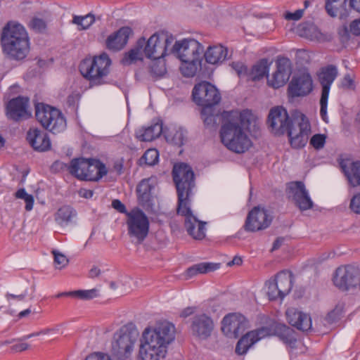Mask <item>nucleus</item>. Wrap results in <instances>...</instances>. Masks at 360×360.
<instances>
[{"label":"nucleus","instance_id":"nucleus-1","mask_svg":"<svg viewBox=\"0 0 360 360\" xmlns=\"http://www.w3.org/2000/svg\"><path fill=\"white\" fill-rule=\"evenodd\" d=\"M252 117L248 110L242 112L224 111L222 113L220 137L228 149L236 153H243L251 147L252 142L244 129L248 127Z\"/></svg>","mask_w":360,"mask_h":360},{"label":"nucleus","instance_id":"nucleus-2","mask_svg":"<svg viewBox=\"0 0 360 360\" xmlns=\"http://www.w3.org/2000/svg\"><path fill=\"white\" fill-rule=\"evenodd\" d=\"M267 123L274 134L287 133L290 143L294 148H302L308 141L311 127L308 119L302 113L290 120L285 109L279 106L274 107L269 113Z\"/></svg>","mask_w":360,"mask_h":360},{"label":"nucleus","instance_id":"nucleus-3","mask_svg":"<svg viewBox=\"0 0 360 360\" xmlns=\"http://www.w3.org/2000/svg\"><path fill=\"white\" fill-rule=\"evenodd\" d=\"M175 328L167 321L158 323L154 327H147L142 333L138 359L160 360L167 352V346L174 340Z\"/></svg>","mask_w":360,"mask_h":360},{"label":"nucleus","instance_id":"nucleus-4","mask_svg":"<svg viewBox=\"0 0 360 360\" xmlns=\"http://www.w3.org/2000/svg\"><path fill=\"white\" fill-rule=\"evenodd\" d=\"M138 338V333L129 325L122 326L112 336L110 354L101 352H95L87 355L84 360H125L131 358L134 352V346Z\"/></svg>","mask_w":360,"mask_h":360},{"label":"nucleus","instance_id":"nucleus-5","mask_svg":"<svg viewBox=\"0 0 360 360\" xmlns=\"http://www.w3.org/2000/svg\"><path fill=\"white\" fill-rule=\"evenodd\" d=\"M3 51L13 58H24L29 52L28 34L25 27L17 22H8L1 37Z\"/></svg>","mask_w":360,"mask_h":360},{"label":"nucleus","instance_id":"nucleus-6","mask_svg":"<svg viewBox=\"0 0 360 360\" xmlns=\"http://www.w3.org/2000/svg\"><path fill=\"white\" fill-rule=\"evenodd\" d=\"M172 176L178 195L177 214L186 219L193 215L190 208V196L195 186L194 173L189 165L180 163L174 166Z\"/></svg>","mask_w":360,"mask_h":360},{"label":"nucleus","instance_id":"nucleus-7","mask_svg":"<svg viewBox=\"0 0 360 360\" xmlns=\"http://www.w3.org/2000/svg\"><path fill=\"white\" fill-rule=\"evenodd\" d=\"M111 60L105 53L93 58H86L79 65L81 74L87 79L91 86L101 85L105 82L109 73Z\"/></svg>","mask_w":360,"mask_h":360},{"label":"nucleus","instance_id":"nucleus-8","mask_svg":"<svg viewBox=\"0 0 360 360\" xmlns=\"http://www.w3.org/2000/svg\"><path fill=\"white\" fill-rule=\"evenodd\" d=\"M35 116L42 127L53 134L60 133L66 127V121L61 112L50 105L37 104Z\"/></svg>","mask_w":360,"mask_h":360},{"label":"nucleus","instance_id":"nucleus-9","mask_svg":"<svg viewBox=\"0 0 360 360\" xmlns=\"http://www.w3.org/2000/svg\"><path fill=\"white\" fill-rule=\"evenodd\" d=\"M174 37L167 32H155L146 41L143 53L150 59H160L169 53Z\"/></svg>","mask_w":360,"mask_h":360},{"label":"nucleus","instance_id":"nucleus-10","mask_svg":"<svg viewBox=\"0 0 360 360\" xmlns=\"http://www.w3.org/2000/svg\"><path fill=\"white\" fill-rule=\"evenodd\" d=\"M335 287L342 291L360 288V268L357 265L347 264L338 267L333 274Z\"/></svg>","mask_w":360,"mask_h":360},{"label":"nucleus","instance_id":"nucleus-11","mask_svg":"<svg viewBox=\"0 0 360 360\" xmlns=\"http://www.w3.org/2000/svg\"><path fill=\"white\" fill-rule=\"evenodd\" d=\"M128 235L134 238L137 243H141L147 237L149 231V220L146 214L139 209L132 210L127 213Z\"/></svg>","mask_w":360,"mask_h":360},{"label":"nucleus","instance_id":"nucleus-12","mask_svg":"<svg viewBox=\"0 0 360 360\" xmlns=\"http://www.w3.org/2000/svg\"><path fill=\"white\" fill-rule=\"evenodd\" d=\"M192 96L194 102L202 106V115L211 108L219 103L221 95L218 89L208 82H202L195 85Z\"/></svg>","mask_w":360,"mask_h":360},{"label":"nucleus","instance_id":"nucleus-13","mask_svg":"<svg viewBox=\"0 0 360 360\" xmlns=\"http://www.w3.org/2000/svg\"><path fill=\"white\" fill-rule=\"evenodd\" d=\"M204 51L203 46L197 40L191 38L174 41L169 50V53L174 55L181 61H193L195 59H202Z\"/></svg>","mask_w":360,"mask_h":360},{"label":"nucleus","instance_id":"nucleus-14","mask_svg":"<svg viewBox=\"0 0 360 360\" xmlns=\"http://www.w3.org/2000/svg\"><path fill=\"white\" fill-rule=\"evenodd\" d=\"M286 194L289 199L302 211L313 207L314 203L310 198L305 186L302 181H291L287 184Z\"/></svg>","mask_w":360,"mask_h":360},{"label":"nucleus","instance_id":"nucleus-15","mask_svg":"<svg viewBox=\"0 0 360 360\" xmlns=\"http://www.w3.org/2000/svg\"><path fill=\"white\" fill-rule=\"evenodd\" d=\"M271 221L272 217L266 210L255 207L249 212L244 224V229L247 231H258L269 227Z\"/></svg>","mask_w":360,"mask_h":360},{"label":"nucleus","instance_id":"nucleus-16","mask_svg":"<svg viewBox=\"0 0 360 360\" xmlns=\"http://www.w3.org/2000/svg\"><path fill=\"white\" fill-rule=\"evenodd\" d=\"M214 327L213 320L206 314H196L191 319V333L198 340H205L210 338Z\"/></svg>","mask_w":360,"mask_h":360},{"label":"nucleus","instance_id":"nucleus-17","mask_svg":"<svg viewBox=\"0 0 360 360\" xmlns=\"http://www.w3.org/2000/svg\"><path fill=\"white\" fill-rule=\"evenodd\" d=\"M221 330L230 338H237L248 327L245 317L240 314H230L222 320Z\"/></svg>","mask_w":360,"mask_h":360},{"label":"nucleus","instance_id":"nucleus-18","mask_svg":"<svg viewBox=\"0 0 360 360\" xmlns=\"http://www.w3.org/2000/svg\"><path fill=\"white\" fill-rule=\"evenodd\" d=\"M6 110L8 118L15 122L27 120L32 116L30 100L27 97L18 96L11 99Z\"/></svg>","mask_w":360,"mask_h":360},{"label":"nucleus","instance_id":"nucleus-19","mask_svg":"<svg viewBox=\"0 0 360 360\" xmlns=\"http://www.w3.org/2000/svg\"><path fill=\"white\" fill-rule=\"evenodd\" d=\"M312 79L307 72L295 75L288 86V93L292 97L304 96L312 90Z\"/></svg>","mask_w":360,"mask_h":360},{"label":"nucleus","instance_id":"nucleus-20","mask_svg":"<svg viewBox=\"0 0 360 360\" xmlns=\"http://www.w3.org/2000/svg\"><path fill=\"white\" fill-rule=\"evenodd\" d=\"M276 71L268 83L275 89L283 86L289 79L292 70L290 60L286 57H278L276 60Z\"/></svg>","mask_w":360,"mask_h":360},{"label":"nucleus","instance_id":"nucleus-21","mask_svg":"<svg viewBox=\"0 0 360 360\" xmlns=\"http://www.w3.org/2000/svg\"><path fill=\"white\" fill-rule=\"evenodd\" d=\"M26 138L34 150L44 152L51 149L50 139L44 131L37 128H30Z\"/></svg>","mask_w":360,"mask_h":360},{"label":"nucleus","instance_id":"nucleus-22","mask_svg":"<svg viewBox=\"0 0 360 360\" xmlns=\"http://www.w3.org/2000/svg\"><path fill=\"white\" fill-rule=\"evenodd\" d=\"M131 34H132V30L130 27H121L107 37L105 40L106 48L112 51L122 49L127 44Z\"/></svg>","mask_w":360,"mask_h":360},{"label":"nucleus","instance_id":"nucleus-23","mask_svg":"<svg viewBox=\"0 0 360 360\" xmlns=\"http://www.w3.org/2000/svg\"><path fill=\"white\" fill-rule=\"evenodd\" d=\"M205 61L211 65H219L229 58L227 47L221 44L209 46L203 51Z\"/></svg>","mask_w":360,"mask_h":360},{"label":"nucleus","instance_id":"nucleus-24","mask_svg":"<svg viewBox=\"0 0 360 360\" xmlns=\"http://www.w3.org/2000/svg\"><path fill=\"white\" fill-rule=\"evenodd\" d=\"M288 323L298 330L308 331L311 329V319L310 316L294 308L286 311Z\"/></svg>","mask_w":360,"mask_h":360},{"label":"nucleus","instance_id":"nucleus-25","mask_svg":"<svg viewBox=\"0 0 360 360\" xmlns=\"http://www.w3.org/2000/svg\"><path fill=\"white\" fill-rule=\"evenodd\" d=\"M205 222L198 220L194 215H189L184 221L188 234L195 240H202L205 237Z\"/></svg>","mask_w":360,"mask_h":360},{"label":"nucleus","instance_id":"nucleus-26","mask_svg":"<svg viewBox=\"0 0 360 360\" xmlns=\"http://www.w3.org/2000/svg\"><path fill=\"white\" fill-rule=\"evenodd\" d=\"M338 74L337 68L335 65H330L321 69L318 77L322 86L321 94H329L330 86L335 79Z\"/></svg>","mask_w":360,"mask_h":360},{"label":"nucleus","instance_id":"nucleus-27","mask_svg":"<svg viewBox=\"0 0 360 360\" xmlns=\"http://www.w3.org/2000/svg\"><path fill=\"white\" fill-rule=\"evenodd\" d=\"M164 132L162 122H156L147 127H143L136 131L137 138L142 141H151L158 138Z\"/></svg>","mask_w":360,"mask_h":360},{"label":"nucleus","instance_id":"nucleus-28","mask_svg":"<svg viewBox=\"0 0 360 360\" xmlns=\"http://www.w3.org/2000/svg\"><path fill=\"white\" fill-rule=\"evenodd\" d=\"M146 44L144 37L140 38L134 48L127 52L122 58L121 62L124 65H129L136 63L138 60H143V48Z\"/></svg>","mask_w":360,"mask_h":360},{"label":"nucleus","instance_id":"nucleus-29","mask_svg":"<svg viewBox=\"0 0 360 360\" xmlns=\"http://www.w3.org/2000/svg\"><path fill=\"white\" fill-rule=\"evenodd\" d=\"M272 328L273 335L279 337L284 343L290 345L292 348L295 347L296 339L294 337L292 330L290 328L279 323H273Z\"/></svg>","mask_w":360,"mask_h":360},{"label":"nucleus","instance_id":"nucleus-30","mask_svg":"<svg viewBox=\"0 0 360 360\" xmlns=\"http://www.w3.org/2000/svg\"><path fill=\"white\" fill-rule=\"evenodd\" d=\"M85 180L98 181L105 176L108 171L104 164L94 159H89Z\"/></svg>","mask_w":360,"mask_h":360},{"label":"nucleus","instance_id":"nucleus-31","mask_svg":"<svg viewBox=\"0 0 360 360\" xmlns=\"http://www.w3.org/2000/svg\"><path fill=\"white\" fill-rule=\"evenodd\" d=\"M347 0H326V11L333 18H343L347 14Z\"/></svg>","mask_w":360,"mask_h":360},{"label":"nucleus","instance_id":"nucleus-32","mask_svg":"<svg viewBox=\"0 0 360 360\" xmlns=\"http://www.w3.org/2000/svg\"><path fill=\"white\" fill-rule=\"evenodd\" d=\"M89 159L75 158L70 162L68 167L69 172L78 179L85 180Z\"/></svg>","mask_w":360,"mask_h":360},{"label":"nucleus","instance_id":"nucleus-33","mask_svg":"<svg viewBox=\"0 0 360 360\" xmlns=\"http://www.w3.org/2000/svg\"><path fill=\"white\" fill-rule=\"evenodd\" d=\"M274 281L277 284L282 297H285L290 292L292 282V276L291 274L282 271L276 276Z\"/></svg>","mask_w":360,"mask_h":360},{"label":"nucleus","instance_id":"nucleus-34","mask_svg":"<svg viewBox=\"0 0 360 360\" xmlns=\"http://www.w3.org/2000/svg\"><path fill=\"white\" fill-rule=\"evenodd\" d=\"M269 69V64L268 60L263 58L252 66L248 74L249 79L252 81L260 80L264 77L268 76Z\"/></svg>","mask_w":360,"mask_h":360},{"label":"nucleus","instance_id":"nucleus-35","mask_svg":"<svg viewBox=\"0 0 360 360\" xmlns=\"http://www.w3.org/2000/svg\"><path fill=\"white\" fill-rule=\"evenodd\" d=\"M342 169L351 186H360V161L354 162L349 167L342 166Z\"/></svg>","mask_w":360,"mask_h":360},{"label":"nucleus","instance_id":"nucleus-36","mask_svg":"<svg viewBox=\"0 0 360 360\" xmlns=\"http://www.w3.org/2000/svg\"><path fill=\"white\" fill-rule=\"evenodd\" d=\"M220 264L218 263L202 262L195 264L188 268L186 271L188 278H191L199 274H206L214 271L219 268Z\"/></svg>","mask_w":360,"mask_h":360},{"label":"nucleus","instance_id":"nucleus-37","mask_svg":"<svg viewBox=\"0 0 360 360\" xmlns=\"http://www.w3.org/2000/svg\"><path fill=\"white\" fill-rule=\"evenodd\" d=\"M75 215L76 212L72 207L67 205L63 206L59 208L56 213L55 220L61 226L67 225Z\"/></svg>","mask_w":360,"mask_h":360},{"label":"nucleus","instance_id":"nucleus-38","mask_svg":"<svg viewBox=\"0 0 360 360\" xmlns=\"http://www.w3.org/2000/svg\"><path fill=\"white\" fill-rule=\"evenodd\" d=\"M164 133L167 141H170L177 146H181L184 143L185 134L181 128L176 129L175 127H171L164 131Z\"/></svg>","mask_w":360,"mask_h":360},{"label":"nucleus","instance_id":"nucleus-39","mask_svg":"<svg viewBox=\"0 0 360 360\" xmlns=\"http://www.w3.org/2000/svg\"><path fill=\"white\" fill-rule=\"evenodd\" d=\"M202 59H195L193 61H181L180 70L182 75L186 77H192L197 72L201 65Z\"/></svg>","mask_w":360,"mask_h":360},{"label":"nucleus","instance_id":"nucleus-40","mask_svg":"<svg viewBox=\"0 0 360 360\" xmlns=\"http://www.w3.org/2000/svg\"><path fill=\"white\" fill-rule=\"evenodd\" d=\"M95 22L93 14L89 13L84 16L74 15L72 22L79 26V30H87Z\"/></svg>","mask_w":360,"mask_h":360},{"label":"nucleus","instance_id":"nucleus-41","mask_svg":"<svg viewBox=\"0 0 360 360\" xmlns=\"http://www.w3.org/2000/svg\"><path fill=\"white\" fill-rule=\"evenodd\" d=\"M248 336L254 341V343H256L259 340L273 335V328L272 324L271 327H262L256 330H252L248 333Z\"/></svg>","mask_w":360,"mask_h":360},{"label":"nucleus","instance_id":"nucleus-42","mask_svg":"<svg viewBox=\"0 0 360 360\" xmlns=\"http://www.w3.org/2000/svg\"><path fill=\"white\" fill-rule=\"evenodd\" d=\"M254 344V341L246 333L238 340L236 347V352L240 355L244 354Z\"/></svg>","mask_w":360,"mask_h":360},{"label":"nucleus","instance_id":"nucleus-43","mask_svg":"<svg viewBox=\"0 0 360 360\" xmlns=\"http://www.w3.org/2000/svg\"><path fill=\"white\" fill-rule=\"evenodd\" d=\"M153 61L150 65V72L155 77H162L166 73V67L165 61L160 59H152Z\"/></svg>","mask_w":360,"mask_h":360},{"label":"nucleus","instance_id":"nucleus-44","mask_svg":"<svg viewBox=\"0 0 360 360\" xmlns=\"http://www.w3.org/2000/svg\"><path fill=\"white\" fill-rule=\"evenodd\" d=\"M159 153L155 148H150L147 150L141 158L140 159L141 165L142 161L147 165L152 166L155 165L158 161Z\"/></svg>","mask_w":360,"mask_h":360},{"label":"nucleus","instance_id":"nucleus-45","mask_svg":"<svg viewBox=\"0 0 360 360\" xmlns=\"http://www.w3.org/2000/svg\"><path fill=\"white\" fill-rule=\"evenodd\" d=\"M15 197L25 200L27 211L32 210L34 205V198L32 195L27 193L24 188L18 189L15 193Z\"/></svg>","mask_w":360,"mask_h":360},{"label":"nucleus","instance_id":"nucleus-46","mask_svg":"<svg viewBox=\"0 0 360 360\" xmlns=\"http://www.w3.org/2000/svg\"><path fill=\"white\" fill-rule=\"evenodd\" d=\"M267 285V292L266 294L270 300H274L277 298L283 299L284 297L281 296V292H280V290L278 288L277 284L274 282V281H269L266 283Z\"/></svg>","mask_w":360,"mask_h":360},{"label":"nucleus","instance_id":"nucleus-47","mask_svg":"<svg viewBox=\"0 0 360 360\" xmlns=\"http://www.w3.org/2000/svg\"><path fill=\"white\" fill-rule=\"evenodd\" d=\"M28 27L36 32H43L46 28V23L42 18L34 17L30 20Z\"/></svg>","mask_w":360,"mask_h":360},{"label":"nucleus","instance_id":"nucleus-48","mask_svg":"<svg viewBox=\"0 0 360 360\" xmlns=\"http://www.w3.org/2000/svg\"><path fill=\"white\" fill-rule=\"evenodd\" d=\"M75 297L81 300H91L98 296V290L95 288L87 290H75Z\"/></svg>","mask_w":360,"mask_h":360},{"label":"nucleus","instance_id":"nucleus-49","mask_svg":"<svg viewBox=\"0 0 360 360\" xmlns=\"http://www.w3.org/2000/svg\"><path fill=\"white\" fill-rule=\"evenodd\" d=\"M325 143L326 136L320 134L314 135L310 140V144L317 150L322 148Z\"/></svg>","mask_w":360,"mask_h":360},{"label":"nucleus","instance_id":"nucleus-50","mask_svg":"<svg viewBox=\"0 0 360 360\" xmlns=\"http://www.w3.org/2000/svg\"><path fill=\"white\" fill-rule=\"evenodd\" d=\"M52 253L54 255V262L58 265L56 268L60 269L68 264V259L64 255L57 252L56 250H53Z\"/></svg>","mask_w":360,"mask_h":360},{"label":"nucleus","instance_id":"nucleus-51","mask_svg":"<svg viewBox=\"0 0 360 360\" xmlns=\"http://www.w3.org/2000/svg\"><path fill=\"white\" fill-rule=\"evenodd\" d=\"M315 29V27L309 23H302L298 27L300 34L307 38L311 37V33L314 31Z\"/></svg>","mask_w":360,"mask_h":360},{"label":"nucleus","instance_id":"nucleus-52","mask_svg":"<svg viewBox=\"0 0 360 360\" xmlns=\"http://www.w3.org/2000/svg\"><path fill=\"white\" fill-rule=\"evenodd\" d=\"M340 315L341 309L338 308L334 309L326 315V316L324 319V321L328 324H332L340 319Z\"/></svg>","mask_w":360,"mask_h":360},{"label":"nucleus","instance_id":"nucleus-53","mask_svg":"<svg viewBox=\"0 0 360 360\" xmlns=\"http://www.w3.org/2000/svg\"><path fill=\"white\" fill-rule=\"evenodd\" d=\"M341 85L344 89L349 90H355L356 85L354 77L350 74H346L342 78Z\"/></svg>","mask_w":360,"mask_h":360},{"label":"nucleus","instance_id":"nucleus-54","mask_svg":"<svg viewBox=\"0 0 360 360\" xmlns=\"http://www.w3.org/2000/svg\"><path fill=\"white\" fill-rule=\"evenodd\" d=\"M349 208L353 212L360 214V192L351 198Z\"/></svg>","mask_w":360,"mask_h":360},{"label":"nucleus","instance_id":"nucleus-55","mask_svg":"<svg viewBox=\"0 0 360 360\" xmlns=\"http://www.w3.org/2000/svg\"><path fill=\"white\" fill-rule=\"evenodd\" d=\"M153 186L150 184V179L142 180L137 186V193H151Z\"/></svg>","mask_w":360,"mask_h":360},{"label":"nucleus","instance_id":"nucleus-56","mask_svg":"<svg viewBox=\"0 0 360 360\" xmlns=\"http://www.w3.org/2000/svg\"><path fill=\"white\" fill-rule=\"evenodd\" d=\"M328 95L321 94V97L320 99V105L321 110L320 114L323 120H326L327 118V102H328Z\"/></svg>","mask_w":360,"mask_h":360},{"label":"nucleus","instance_id":"nucleus-57","mask_svg":"<svg viewBox=\"0 0 360 360\" xmlns=\"http://www.w3.org/2000/svg\"><path fill=\"white\" fill-rule=\"evenodd\" d=\"M210 111L211 108H209V110L205 115H202V111L201 112L202 119L207 126H213L216 124V117L214 115L210 113Z\"/></svg>","mask_w":360,"mask_h":360},{"label":"nucleus","instance_id":"nucleus-58","mask_svg":"<svg viewBox=\"0 0 360 360\" xmlns=\"http://www.w3.org/2000/svg\"><path fill=\"white\" fill-rule=\"evenodd\" d=\"M304 10L298 9L294 13L286 12L284 17L288 20H298L303 15Z\"/></svg>","mask_w":360,"mask_h":360},{"label":"nucleus","instance_id":"nucleus-59","mask_svg":"<svg viewBox=\"0 0 360 360\" xmlns=\"http://www.w3.org/2000/svg\"><path fill=\"white\" fill-rule=\"evenodd\" d=\"M138 194V198L139 200L140 204L142 206H149L150 198H151V194L150 193H137Z\"/></svg>","mask_w":360,"mask_h":360},{"label":"nucleus","instance_id":"nucleus-60","mask_svg":"<svg viewBox=\"0 0 360 360\" xmlns=\"http://www.w3.org/2000/svg\"><path fill=\"white\" fill-rule=\"evenodd\" d=\"M349 30L354 35H360V18L351 22Z\"/></svg>","mask_w":360,"mask_h":360},{"label":"nucleus","instance_id":"nucleus-61","mask_svg":"<svg viewBox=\"0 0 360 360\" xmlns=\"http://www.w3.org/2000/svg\"><path fill=\"white\" fill-rule=\"evenodd\" d=\"M112 206L120 213H127L125 205L119 200H113Z\"/></svg>","mask_w":360,"mask_h":360},{"label":"nucleus","instance_id":"nucleus-62","mask_svg":"<svg viewBox=\"0 0 360 360\" xmlns=\"http://www.w3.org/2000/svg\"><path fill=\"white\" fill-rule=\"evenodd\" d=\"M232 68L237 72L239 76L246 72L247 68L240 63H233Z\"/></svg>","mask_w":360,"mask_h":360},{"label":"nucleus","instance_id":"nucleus-63","mask_svg":"<svg viewBox=\"0 0 360 360\" xmlns=\"http://www.w3.org/2000/svg\"><path fill=\"white\" fill-rule=\"evenodd\" d=\"M339 34L340 36V39L342 42L345 43L349 40V31L346 27H343L342 30L339 31Z\"/></svg>","mask_w":360,"mask_h":360},{"label":"nucleus","instance_id":"nucleus-64","mask_svg":"<svg viewBox=\"0 0 360 360\" xmlns=\"http://www.w3.org/2000/svg\"><path fill=\"white\" fill-rule=\"evenodd\" d=\"M195 311V307H186L181 311L180 316L182 318H186V317L192 315L193 314H194Z\"/></svg>","mask_w":360,"mask_h":360}]
</instances>
